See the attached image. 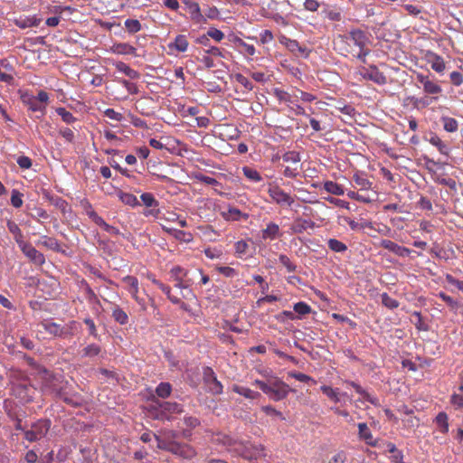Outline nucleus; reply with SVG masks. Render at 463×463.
<instances>
[{"instance_id":"69168bd1","label":"nucleus","mask_w":463,"mask_h":463,"mask_svg":"<svg viewBox=\"0 0 463 463\" xmlns=\"http://www.w3.org/2000/svg\"><path fill=\"white\" fill-rule=\"evenodd\" d=\"M83 322L88 326L90 335L93 336L95 339H99V335L98 334V330L93 319H91L90 317H85Z\"/></svg>"},{"instance_id":"6e6d98bb","label":"nucleus","mask_w":463,"mask_h":463,"mask_svg":"<svg viewBox=\"0 0 463 463\" xmlns=\"http://www.w3.org/2000/svg\"><path fill=\"white\" fill-rule=\"evenodd\" d=\"M381 298L382 304L389 309H395L400 305L398 300L390 297L386 292L381 295Z\"/></svg>"},{"instance_id":"c9c22d12","label":"nucleus","mask_w":463,"mask_h":463,"mask_svg":"<svg viewBox=\"0 0 463 463\" xmlns=\"http://www.w3.org/2000/svg\"><path fill=\"white\" fill-rule=\"evenodd\" d=\"M353 180L360 187L361 192H367L372 188V183L364 175L354 174Z\"/></svg>"},{"instance_id":"09e8293b","label":"nucleus","mask_w":463,"mask_h":463,"mask_svg":"<svg viewBox=\"0 0 463 463\" xmlns=\"http://www.w3.org/2000/svg\"><path fill=\"white\" fill-rule=\"evenodd\" d=\"M358 432L362 439L365 440L368 444H372L373 435L366 423L362 422L358 424Z\"/></svg>"},{"instance_id":"4d7b16f0","label":"nucleus","mask_w":463,"mask_h":463,"mask_svg":"<svg viewBox=\"0 0 463 463\" xmlns=\"http://www.w3.org/2000/svg\"><path fill=\"white\" fill-rule=\"evenodd\" d=\"M288 377H291V378H294L301 383H311L312 384H316L317 383V381L312 378L311 376L307 375V374H305V373H298V372H289L288 373Z\"/></svg>"},{"instance_id":"f3484780","label":"nucleus","mask_w":463,"mask_h":463,"mask_svg":"<svg viewBox=\"0 0 463 463\" xmlns=\"http://www.w3.org/2000/svg\"><path fill=\"white\" fill-rule=\"evenodd\" d=\"M123 282L127 284L128 290L132 296V298L142 307H145V300L143 298H139L137 296L138 293V280L136 277L133 276H126L123 278Z\"/></svg>"},{"instance_id":"20e7f679","label":"nucleus","mask_w":463,"mask_h":463,"mask_svg":"<svg viewBox=\"0 0 463 463\" xmlns=\"http://www.w3.org/2000/svg\"><path fill=\"white\" fill-rule=\"evenodd\" d=\"M20 99L22 103L33 112H40L43 116L46 112V106L49 102V94L44 90H40L37 96H33L29 91H21Z\"/></svg>"},{"instance_id":"0eeeda50","label":"nucleus","mask_w":463,"mask_h":463,"mask_svg":"<svg viewBox=\"0 0 463 463\" xmlns=\"http://www.w3.org/2000/svg\"><path fill=\"white\" fill-rule=\"evenodd\" d=\"M291 389L282 380L276 376H271L269 379V391L267 394L271 400L279 402L288 397Z\"/></svg>"},{"instance_id":"c85d7f7f","label":"nucleus","mask_w":463,"mask_h":463,"mask_svg":"<svg viewBox=\"0 0 463 463\" xmlns=\"http://www.w3.org/2000/svg\"><path fill=\"white\" fill-rule=\"evenodd\" d=\"M115 68L118 71H120L124 73L126 76L129 77L130 79H138L140 74L136 70L130 68L127 63L123 61H117L114 63Z\"/></svg>"},{"instance_id":"0e129e2a","label":"nucleus","mask_w":463,"mask_h":463,"mask_svg":"<svg viewBox=\"0 0 463 463\" xmlns=\"http://www.w3.org/2000/svg\"><path fill=\"white\" fill-rule=\"evenodd\" d=\"M235 80L236 81L241 84V86H243L247 90H253V84L251 83V81L247 78L245 77L244 75L241 74V73H237L235 75Z\"/></svg>"},{"instance_id":"a19ab883","label":"nucleus","mask_w":463,"mask_h":463,"mask_svg":"<svg viewBox=\"0 0 463 463\" xmlns=\"http://www.w3.org/2000/svg\"><path fill=\"white\" fill-rule=\"evenodd\" d=\"M158 404L163 412L181 413L183 411L182 405L177 402H164Z\"/></svg>"},{"instance_id":"e2e57ef3","label":"nucleus","mask_w":463,"mask_h":463,"mask_svg":"<svg viewBox=\"0 0 463 463\" xmlns=\"http://www.w3.org/2000/svg\"><path fill=\"white\" fill-rule=\"evenodd\" d=\"M23 194L18 190L14 189L11 194V204L14 208H20L23 205Z\"/></svg>"},{"instance_id":"bb28decb","label":"nucleus","mask_w":463,"mask_h":463,"mask_svg":"<svg viewBox=\"0 0 463 463\" xmlns=\"http://www.w3.org/2000/svg\"><path fill=\"white\" fill-rule=\"evenodd\" d=\"M279 226L275 222H269L265 229L261 231V238L263 240L273 241L280 235Z\"/></svg>"},{"instance_id":"37998d69","label":"nucleus","mask_w":463,"mask_h":463,"mask_svg":"<svg viewBox=\"0 0 463 463\" xmlns=\"http://www.w3.org/2000/svg\"><path fill=\"white\" fill-rule=\"evenodd\" d=\"M112 317L120 325H126L128 322V317L127 313L118 306H115L112 309Z\"/></svg>"},{"instance_id":"412c9836","label":"nucleus","mask_w":463,"mask_h":463,"mask_svg":"<svg viewBox=\"0 0 463 463\" xmlns=\"http://www.w3.org/2000/svg\"><path fill=\"white\" fill-rule=\"evenodd\" d=\"M14 24L21 28L26 29L30 27H36L40 24L41 19L37 18L35 15L33 16H25L21 15L13 20Z\"/></svg>"},{"instance_id":"4c0bfd02","label":"nucleus","mask_w":463,"mask_h":463,"mask_svg":"<svg viewBox=\"0 0 463 463\" xmlns=\"http://www.w3.org/2000/svg\"><path fill=\"white\" fill-rule=\"evenodd\" d=\"M429 142L436 146L438 148V150L439 151V153L445 155V156H449V146L441 140V138L437 136L436 134L432 135L430 139H429Z\"/></svg>"},{"instance_id":"338daca9","label":"nucleus","mask_w":463,"mask_h":463,"mask_svg":"<svg viewBox=\"0 0 463 463\" xmlns=\"http://www.w3.org/2000/svg\"><path fill=\"white\" fill-rule=\"evenodd\" d=\"M287 46L291 52H298L302 54L306 53L307 52V48L305 46L300 45L299 43L296 40L288 39Z\"/></svg>"},{"instance_id":"f03ea898","label":"nucleus","mask_w":463,"mask_h":463,"mask_svg":"<svg viewBox=\"0 0 463 463\" xmlns=\"http://www.w3.org/2000/svg\"><path fill=\"white\" fill-rule=\"evenodd\" d=\"M415 79L417 82L420 84L426 97L415 99L413 105L415 107H427L430 103L438 101L439 96L441 95L443 91L438 80H436L430 73L424 74L422 72H416Z\"/></svg>"},{"instance_id":"58836bf2","label":"nucleus","mask_w":463,"mask_h":463,"mask_svg":"<svg viewBox=\"0 0 463 463\" xmlns=\"http://www.w3.org/2000/svg\"><path fill=\"white\" fill-rule=\"evenodd\" d=\"M324 189L334 195H343L345 194L344 187L333 181H326L324 183Z\"/></svg>"},{"instance_id":"3c124183","label":"nucleus","mask_w":463,"mask_h":463,"mask_svg":"<svg viewBox=\"0 0 463 463\" xmlns=\"http://www.w3.org/2000/svg\"><path fill=\"white\" fill-rule=\"evenodd\" d=\"M327 246L334 252H341L342 253V252L346 251V250H347V246L344 242H342L336 239H329L327 241Z\"/></svg>"},{"instance_id":"473e14b6","label":"nucleus","mask_w":463,"mask_h":463,"mask_svg":"<svg viewBox=\"0 0 463 463\" xmlns=\"http://www.w3.org/2000/svg\"><path fill=\"white\" fill-rule=\"evenodd\" d=\"M314 222L308 220L297 219L292 224V231L294 233H302L308 228H313Z\"/></svg>"},{"instance_id":"39448f33","label":"nucleus","mask_w":463,"mask_h":463,"mask_svg":"<svg viewBox=\"0 0 463 463\" xmlns=\"http://www.w3.org/2000/svg\"><path fill=\"white\" fill-rule=\"evenodd\" d=\"M230 452L249 461L266 456L265 447L263 445L253 444L250 441H239L236 447L230 449Z\"/></svg>"},{"instance_id":"dca6fc26","label":"nucleus","mask_w":463,"mask_h":463,"mask_svg":"<svg viewBox=\"0 0 463 463\" xmlns=\"http://www.w3.org/2000/svg\"><path fill=\"white\" fill-rule=\"evenodd\" d=\"M21 250L31 261L36 265L41 266L45 262L43 254L37 250L29 242Z\"/></svg>"},{"instance_id":"79ce46f5","label":"nucleus","mask_w":463,"mask_h":463,"mask_svg":"<svg viewBox=\"0 0 463 463\" xmlns=\"http://www.w3.org/2000/svg\"><path fill=\"white\" fill-rule=\"evenodd\" d=\"M215 441L219 444H222L228 448V450L232 449L234 447L238 445L237 440L233 439L232 437L226 434H217Z\"/></svg>"},{"instance_id":"1a4fd4ad","label":"nucleus","mask_w":463,"mask_h":463,"mask_svg":"<svg viewBox=\"0 0 463 463\" xmlns=\"http://www.w3.org/2000/svg\"><path fill=\"white\" fill-rule=\"evenodd\" d=\"M268 194L271 200L280 206L291 207L295 203L294 197L286 193L275 183H269L268 184Z\"/></svg>"},{"instance_id":"f8f14e48","label":"nucleus","mask_w":463,"mask_h":463,"mask_svg":"<svg viewBox=\"0 0 463 463\" xmlns=\"http://www.w3.org/2000/svg\"><path fill=\"white\" fill-rule=\"evenodd\" d=\"M148 279L151 280L153 284L157 286L168 298V299L173 303L180 306V308L185 312H191V307L188 304L181 301V298L177 296H175L171 292V288L158 279L155 278L154 275H148Z\"/></svg>"},{"instance_id":"5701e85b","label":"nucleus","mask_w":463,"mask_h":463,"mask_svg":"<svg viewBox=\"0 0 463 463\" xmlns=\"http://www.w3.org/2000/svg\"><path fill=\"white\" fill-rule=\"evenodd\" d=\"M347 385H350L351 387H353L355 392L360 394L363 399L368 402H370L371 404L373 405H379V400L377 397L370 394L369 392H367L360 384H358L357 383L355 382H353V381H345V382Z\"/></svg>"},{"instance_id":"7c9ffc66","label":"nucleus","mask_w":463,"mask_h":463,"mask_svg":"<svg viewBox=\"0 0 463 463\" xmlns=\"http://www.w3.org/2000/svg\"><path fill=\"white\" fill-rule=\"evenodd\" d=\"M343 221L350 227L352 231H361L364 228H373L372 222L367 221L356 222L347 216L343 217Z\"/></svg>"},{"instance_id":"774afa93","label":"nucleus","mask_w":463,"mask_h":463,"mask_svg":"<svg viewBox=\"0 0 463 463\" xmlns=\"http://www.w3.org/2000/svg\"><path fill=\"white\" fill-rule=\"evenodd\" d=\"M173 236L179 241L190 242L193 240V235L190 232H184L182 230L173 231Z\"/></svg>"},{"instance_id":"de8ad7c7","label":"nucleus","mask_w":463,"mask_h":463,"mask_svg":"<svg viewBox=\"0 0 463 463\" xmlns=\"http://www.w3.org/2000/svg\"><path fill=\"white\" fill-rule=\"evenodd\" d=\"M172 392V385L169 383H160L156 388V393L160 398H167Z\"/></svg>"},{"instance_id":"cd10ccee","label":"nucleus","mask_w":463,"mask_h":463,"mask_svg":"<svg viewBox=\"0 0 463 463\" xmlns=\"http://www.w3.org/2000/svg\"><path fill=\"white\" fill-rule=\"evenodd\" d=\"M232 392L245 397L246 399L256 400L259 397H260V392H258L256 391H252L251 389L245 387V386L233 384L232 387Z\"/></svg>"},{"instance_id":"7ed1b4c3","label":"nucleus","mask_w":463,"mask_h":463,"mask_svg":"<svg viewBox=\"0 0 463 463\" xmlns=\"http://www.w3.org/2000/svg\"><path fill=\"white\" fill-rule=\"evenodd\" d=\"M154 437L157 441V448L159 449L168 451L184 459H192L197 455L195 449L187 443L163 439L156 434H154Z\"/></svg>"},{"instance_id":"c03bdc74","label":"nucleus","mask_w":463,"mask_h":463,"mask_svg":"<svg viewBox=\"0 0 463 463\" xmlns=\"http://www.w3.org/2000/svg\"><path fill=\"white\" fill-rule=\"evenodd\" d=\"M284 162L289 164V165L299 166L301 160L299 153L296 151H288L282 156Z\"/></svg>"},{"instance_id":"ddd939ff","label":"nucleus","mask_w":463,"mask_h":463,"mask_svg":"<svg viewBox=\"0 0 463 463\" xmlns=\"http://www.w3.org/2000/svg\"><path fill=\"white\" fill-rule=\"evenodd\" d=\"M220 214L227 222L247 221L249 218L248 213H242L241 210L232 205H228Z\"/></svg>"},{"instance_id":"ea45409f","label":"nucleus","mask_w":463,"mask_h":463,"mask_svg":"<svg viewBox=\"0 0 463 463\" xmlns=\"http://www.w3.org/2000/svg\"><path fill=\"white\" fill-rule=\"evenodd\" d=\"M169 274L173 281H179L180 279H187L188 270L176 265L170 269Z\"/></svg>"},{"instance_id":"aec40b11","label":"nucleus","mask_w":463,"mask_h":463,"mask_svg":"<svg viewBox=\"0 0 463 463\" xmlns=\"http://www.w3.org/2000/svg\"><path fill=\"white\" fill-rule=\"evenodd\" d=\"M189 42L187 36L184 34H178L173 42L169 43L167 47L170 51H176L178 52H184L187 51Z\"/></svg>"},{"instance_id":"4468645a","label":"nucleus","mask_w":463,"mask_h":463,"mask_svg":"<svg viewBox=\"0 0 463 463\" xmlns=\"http://www.w3.org/2000/svg\"><path fill=\"white\" fill-rule=\"evenodd\" d=\"M380 247L394 253L399 257L409 256L411 250L406 247L401 246L391 240H382L379 243Z\"/></svg>"},{"instance_id":"603ef678","label":"nucleus","mask_w":463,"mask_h":463,"mask_svg":"<svg viewBox=\"0 0 463 463\" xmlns=\"http://www.w3.org/2000/svg\"><path fill=\"white\" fill-rule=\"evenodd\" d=\"M56 113L61 118L62 121L65 122L66 124H72L77 120V118L65 108H57Z\"/></svg>"},{"instance_id":"b1692460","label":"nucleus","mask_w":463,"mask_h":463,"mask_svg":"<svg viewBox=\"0 0 463 463\" xmlns=\"http://www.w3.org/2000/svg\"><path fill=\"white\" fill-rule=\"evenodd\" d=\"M321 392L333 402L338 403L342 397L346 396L345 392H341L338 388H333L329 385H321Z\"/></svg>"},{"instance_id":"680f3d73","label":"nucleus","mask_w":463,"mask_h":463,"mask_svg":"<svg viewBox=\"0 0 463 463\" xmlns=\"http://www.w3.org/2000/svg\"><path fill=\"white\" fill-rule=\"evenodd\" d=\"M293 309L300 316L307 315L311 312V307L305 302H298L294 305Z\"/></svg>"},{"instance_id":"f704fd0d","label":"nucleus","mask_w":463,"mask_h":463,"mask_svg":"<svg viewBox=\"0 0 463 463\" xmlns=\"http://www.w3.org/2000/svg\"><path fill=\"white\" fill-rule=\"evenodd\" d=\"M234 44L238 48H241V52L248 55V56H253L256 53V49L253 45L248 44L245 43L242 39L239 37H235L233 40Z\"/></svg>"},{"instance_id":"a18cd8bd","label":"nucleus","mask_w":463,"mask_h":463,"mask_svg":"<svg viewBox=\"0 0 463 463\" xmlns=\"http://www.w3.org/2000/svg\"><path fill=\"white\" fill-rule=\"evenodd\" d=\"M443 128L447 132L454 133L458 128V123L454 118L441 117Z\"/></svg>"},{"instance_id":"e433bc0d","label":"nucleus","mask_w":463,"mask_h":463,"mask_svg":"<svg viewBox=\"0 0 463 463\" xmlns=\"http://www.w3.org/2000/svg\"><path fill=\"white\" fill-rule=\"evenodd\" d=\"M38 244L55 251L60 250V243L55 238L45 235L42 236L38 241Z\"/></svg>"},{"instance_id":"bf43d9fd","label":"nucleus","mask_w":463,"mask_h":463,"mask_svg":"<svg viewBox=\"0 0 463 463\" xmlns=\"http://www.w3.org/2000/svg\"><path fill=\"white\" fill-rule=\"evenodd\" d=\"M279 263L284 266L288 272L296 271L297 266L290 260V259L285 255L280 254L279 257Z\"/></svg>"},{"instance_id":"13d9d810","label":"nucleus","mask_w":463,"mask_h":463,"mask_svg":"<svg viewBox=\"0 0 463 463\" xmlns=\"http://www.w3.org/2000/svg\"><path fill=\"white\" fill-rule=\"evenodd\" d=\"M140 199L146 207H157L159 205L158 201L156 200L151 193H143L140 195Z\"/></svg>"},{"instance_id":"a878e982","label":"nucleus","mask_w":463,"mask_h":463,"mask_svg":"<svg viewBox=\"0 0 463 463\" xmlns=\"http://www.w3.org/2000/svg\"><path fill=\"white\" fill-rule=\"evenodd\" d=\"M273 94L279 102H284L288 105L294 104L298 99V95L295 91L290 94L279 88L273 90Z\"/></svg>"},{"instance_id":"9b49d317","label":"nucleus","mask_w":463,"mask_h":463,"mask_svg":"<svg viewBox=\"0 0 463 463\" xmlns=\"http://www.w3.org/2000/svg\"><path fill=\"white\" fill-rule=\"evenodd\" d=\"M50 425L49 420H39L32 426L31 430L24 432V438L30 442L39 440L48 433Z\"/></svg>"},{"instance_id":"49530a36","label":"nucleus","mask_w":463,"mask_h":463,"mask_svg":"<svg viewBox=\"0 0 463 463\" xmlns=\"http://www.w3.org/2000/svg\"><path fill=\"white\" fill-rule=\"evenodd\" d=\"M242 173L251 182L259 183V182L262 181L261 175L257 170H255L251 167L243 166Z\"/></svg>"},{"instance_id":"393cba45","label":"nucleus","mask_w":463,"mask_h":463,"mask_svg":"<svg viewBox=\"0 0 463 463\" xmlns=\"http://www.w3.org/2000/svg\"><path fill=\"white\" fill-rule=\"evenodd\" d=\"M428 62L430 64L431 69L437 73L442 74L446 70L444 59L434 52H430L428 55Z\"/></svg>"},{"instance_id":"c756f323","label":"nucleus","mask_w":463,"mask_h":463,"mask_svg":"<svg viewBox=\"0 0 463 463\" xmlns=\"http://www.w3.org/2000/svg\"><path fill=\"white\" fill-rule=\"evenodd\" d=\"M111 51L117 54H136L137 49L127 43H115L111 47Z\"/></svg>"},{"instance_id":"423d86ee","label":"nucleus","mask_w":463,"mask_h":463,"mask_svg":"<svg viewBox=\"0 0 463 463\" xmlns=\"http://www.w3.org/2000/svg\"><path fill=\"white\" fill-rule=\"evenodd\" d=\"M41 326L49 335L60 337V338H71L74 335V330L77 328V322L72 320L68 324L60 325L51 321H43L41 323Z\"/></svg>"},{"instance_id":"72a5a7b5","label":"nucleus","mask_w":463,"mask_h":463,"mask_svg":"<svg viewBox=\"0 0 463 463\" xmlns=\"http://www.w3.org/2000/svg\"><path fill=\"white\" fill-rule=\"evenodd\" d=\"M435 422L441 433L446 434L449 432V417L446 412H439L435 418Z\"/></svg>"},{"instance_id":"2f4dec72","label":"nucleus","mask_w":463,"mask_h":463,"mask_svg":"<svg viewBox=\"0 0 463 463\" xmlns=\"http://www.w3.org/2000/svg\"><path fill=\"white\" fill-rule=\"evenodd\" d=\"M118 199L126 205L137 207L140 205L137 196L127 192L119 191L118 193Z\"/></svg>"},{"instance_id":"052dcab7","label":"nucleus","mask_w":463,"mask_h":463,"mask_svg":"<svg viewBox=\"0 0 463 463\" xmlns=\"http://www.w3.org/2000/svg\"><path fill=\"white\" fill-rule=\"evenodd\" d=\"M215 269L226 278H233L238 275V271L228 266H216Z\"/></svg>"},{"instance_id":"864d4df0","label":"nucleus","mask_w":463,"mask_h":463,"mask_svg":"<svg viewBox=\"0 0 463 463\" xmlns=\"http://www.w3.org/2000/svg\"><path fill=\"white\" fill-rule=\"evenodd\" d=\"M235 255L238 258H243V256L248 252L249 244L244 240H240L234 244Z\"/></svg>"},{"instance_id":"9d476101","label":"nucleus","mask_w":463,"mask_h":463,"mask_svg":"<svg viewBox=\"0 0 463 463\" xmlns=\"http://www.w3.org/2000/svg\"><path fill=\"white\" fill-rule=\"evenodd\" d=\"M203 383L206 386L207 392L213 395L221 394L223 391V386L218 381L214 371L211 367H204L203 372Z\"/></svg>"},{"instance_id":"5fc2aeb1","label":"nucleus","mask_w":463,"mask_h":463,"mask_svg":"<svg viewBox=\"0 0 463 463\" xmlns=\"http://www.w3.org/2000/svg\"><path fill=\"white\" fill-rule=\"evenodd\" d=\"M124 24L129 33H136L142 29L140 22L137 19H127Z\"/></svg>"},{"instance_id":"8fccbe9b","label":"nucleus","mask_w":463,"mask_h":463,"mask_svg":"<svg viewBox=\"0 0 463 463\" xmlns=\"http://www.w3.org/2000/svg\"><path fill=\"white\" fill-rule=\"evenodd\" d=\"M101 352V348L99 345L96 344H90L84 347L81 351L82 357H95L99 355Z\"/></svg>"},{"instance_id":"a211bd4d","label":"nucleus","mask_w":463,"mask_h":463,"mask_svg":"<svg viewBox=\"0 0 463 463\" xmlns=\"http://www.w3.org/2000/svg\"><path fill=\"white\" fill-rule=\"evenodd\" d=\"M364 78L366 80H370L379 85H384L387 83L386 76L378 70L376 66H371L364 73Z\"/></svg>"},{"instance_id":"2eb2a0df","label":"nucleus","mask_w":463,"mask_h":463,"mask_svg":"<svg viewBox=\"0 0 463 463\" xmlns=\"http://www.w3.org/2000/svg\"><path fill=\"white\" fill-rule=\"evenodd\" d=\"M175 282V288H179L181 291V296L179 297L181 299H186V300H193L196 299L195 294L194 291L190 288V286L192 284L191 279H183L179 281H174Z\"/></svg>"},{"instance_id":"6ab92c4d","label":"nucleus","mask_w":463,"mask_h":463,"mask_svg":"<svg viewBox=\"0 0 463 463\" xmlns=\"http://www.w3.org/2000/svg\"><path fill=\"white\" fill-rule=\"evenodd\" d=\"M53 392H55L56 395L61 399L67 404L77 407L80 406L82 402V400L80 395L77 393L68 394L61 387L59 389L53 388Z\"/></svg>"},{"instance_id":"6e6552de","label":"nucleus","mask_w":463,"mask_h":463,"mask_svg":"<svg viewBox=\"0 0 463 463\" xmlns=\"http://www.w3.org/2000/svg\"><path fill=\"white\" fill-rule=\"evenodd\" d=\"M12 393L22 402H30L35 393V388L27 380H21L12 384Z\"/></svg>"},{"instance_id":"f257e3e1","label":"nucleus","mask_w":463,"mask_h":463,"mask_svg":"<svg viewBox=\"0 0 463 463\" xmlns=\"http://www.w3.org/2000/svg\"><path fill=\"white\" fill-rule=\"evenodd\" d=\"M369 37L367 33L361 29H352L345 34H338L333 41L334 50L343 56L352 55L362 62H365V58L370 50L367 48Z\"/></svg>"},{"instance_id":"4be33fe9","label":"nucleus","mask_w":463,"mask_h":463,"mask_svg":"<svg viewBox=\"0 0 463 463\" xmlns=\"http://www.w3.org/2000/svg\"><path fill=\"white\" fill-rule=\"evenodd\" d=\"M187 12L190 14V18L195 24H202L205 22V18L201 13L199 5L195 2H186Z\"/></svg>"}]
</instances>
